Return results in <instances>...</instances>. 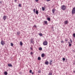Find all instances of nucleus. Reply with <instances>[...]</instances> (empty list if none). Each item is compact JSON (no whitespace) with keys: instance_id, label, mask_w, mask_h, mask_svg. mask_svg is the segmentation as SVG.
Wrapping results in <instances>:
<instances>
[{"instance_id":"f03ea898","label":"nucleus","mask_w":75,"mask_h":75,"mask_svg":"<svg viewBox=\"0 0 75 75\" xmlns=\"http://www.w3.org/2000/svg\"><path fill=\"white\" fill-rule=\"evenodd\" d=\"M71 12L72 14L75 13V7H74L73 8Z\"/></svg>"},{"instance_id":"bb28decb","label":"nucleus","mask_w":75,"mask_h":75,"mask_svg":"<svg viewBox=\"0 0 75 75\" xmlns=\"http://www.w3.org/2000/svg\"><path fill=\"white\" fill-rule=\"evenodd\" d=\"M33 11H34V13H35V9L34 8L33 9Z\"/></svg>"},{"instance_id":"b1692460","label":"nucleus","mask_w":75,"mask_h":75,"mask_svg":"<svg viewBox=\"0 0 75 75\" xmlns=\"http://www.w3.org/2000/svg\"><path fill=\"white\" fill-rule=\"evenodd\" d=\"M71 45H72V44H71V43H69V47H71Z\"/></svg>"},{"instance_id":"79ce46f5","label":"nucleus","mask_w":75,"mask_h":75,"mask_svg":"<svg viewBox=\"0 0 75 75\" xmlns=\"http://www.w3.org/2000/svg\"><path fill=\"white\" fill-rule=\"evenodd\" d=\"M32 75H33V74H34V72H32Z\"/></svg>"},{"instance_id":"20e7f679","label":"nucleus","mask_w":75,"mask_h":75,"mask_svg":"<svg viewBox=\"0 0 75 75\" xmlns=\"http://www.w3.org/2000/svg\"><path fill=\"white\" fill-rule=\"evenodd\" d=\"M30 42L34 44V43H33V42H34V38L31 39Z\"/></svg>"},{"instance_id":"4468645a","label":"nucleus","mask_w":75,"mask_h":75,"mask_svg":"<svg viewBox=\"0 0 75 75\" xmlns=\"http://www.w3.org/2000/svg\"><path fill=\"white\" fill-rule=\"evenodd\" d=\"M4 75H7V74H8V73H7V71H5L4 72Z\"/></svg>"},{"instance_id":"f8f14e48","label":"nucleus","mask_w":75,"mask_h":75,"mask_svg":"<svg viewBox=\"0 0 75 75\" xmlns=\"http://www.w3.org/2000/svg\"><path fill=\"white\" fill-rule=\"evenodd\" d=\"M44 22L45 24H47V25L48 24L47 21H44Z\"/></svg>"},{"instance_id":"5701e85b","label":"nucleus","mask_w":75,"mask_h":75,"mask_svg":"<svg viewBox=\"0 0 75 75\" xmlns=\"http://www.w3.org/2000/svg\"><path fill=\"white\" fill-rule=\"evenodd\" d=\"M29 72L30 74H31L32 73V70H30L29 71Z\"/></svg>"},{"instance_id":"412c9836","label":"nucleus","mask_w":75,"mask_h":75,"mask_svg":"<svg viewBox=\"0 0 75 75\" xmlns=\"http://www.w3.org/2000/svg\"><path fill=\"white\" fill-rule=\"evenodd\" d=\"M48 75H52V73H49Z\"/></svg>"},{"instance_id":"7ed1b4c3","label":"nucleus","mask_w":75,"mask_h":75,"mask_svg":"<svg viewBox=\"0 0 75 75\" xmlns=\"http://www.w3.org/2000/svg\"><path fill=\"white\" fill-rule=\"evenodd\" d=\"M7 16L6 15H4L3 16V19L4 21H5L6 20V18H7Z\"/></svg>"},{"instance_id":"72a5a7b5","label":"nucleus","mask_w":75,"mask_h":75,"mask_svg":"<svg viewBox=\"0 0 75 75\" xmlns=\"http://www.w3.org/2000/svg\"><path fill=\"white\" fill-rule=\"evenodd\" d=\"M20 32H18L17 33V34H18V35H19V34H20Z\"/></svg>"},{"instance_id":"cd10ccee","label":"nucleus","mask_w":75,"mask_h":75,"mask_svg":"<svg viewBox=\"0 0 75 75\" xmlns=\"http://www.w3.org/2000/svg\"><path fill=\"white\" fill-rule=\"evenodd\" d=\"M61 43H63V44H64V41L62 40L61 41Z\"/></svg>"},{"instance_id":"9d476101","label":"nucleus","mask_w":75,"mask_h":75,"mask_svg":"<svg viewBox=\"0 0 75 75\" xmlns=\"http://www.w3.org/2000/svg\"><path fill=\"white\" fill-rule=\"evenodd\" d=\"M52 60H50V65H52Z\"/></svg>"},{"instance_id":"0eeeda50","label":"nucleus","mask_w":75,"mask_h":75,"mask_svg":"<svg viewBox=\"0 0 75 75\" xmlns=\"http://www.w3.org/2000/svg\"><path fill=\"white\" fill-rule=\"evenodd\" d=\"M8 67H13V65H12L10 63L8 64Z\"/></svg>"},{"instance_id":"39448f33","label":"nucleus","mask_w":75,"mask_h":75,"mask_svg":"<svg viewBox=\"0 0 75 75\" xmlns=\"http://www.w3.org/2000/svg\"><path fill=\"white\" fill-rule=\"evenodd\" d=\"M47 41H44L43 42V44L44 45H47Z\"/></svg>"},{"instance_id":"37998d69","label":"nucleus","mask_w":75,"mask_h":75,"mask_svg":"<svg viewBox=\"0 0 75 75\" xmlns=\"http://www.w3.org/2000/svg\"><path fill=\"white\" fill-rule=\"evenodd\" d=\"M73 72H74V73H75V71H73Z\"/></svg>"},{"instance_id":"49530a36","label":"nucleus","mask_w":75,"mask_h":75,"mask_svg":"<svg viewBox=\"0 0 75 75\" xmlns=\"http://www.w3.org/2000/svg\"><path fill=\"white\" fill-rule=\"evenodd\" d=\"M13 40H14V38L13 39Z\"/></svg>"},{"instance_id":"c03bdc74","label":"nucleus","mask_w":75,"mask_h":75,"mask_svg":"<svg viewBox=\"0 0 75 75\" xmlns=\"http://www.w3.org/2000/svg\"><path fill=\"white\" fill-rule=\"evenodd\" d=\"M68 44H70V42L69 41L68 42Z\"/></svg>"},{"instance_id":"f257e3e1","label":"nucleus","mask_w":75,"mask_h":75,"mask_svg":"<svg viewBox=\"0 0 75 75\" xmlns=\"http://www.w3.org/2000/svg\"><path fill=\"white\" fill-rule=\"evenodd\" d=\"M66 6L65 5H62L61 6V9L63 10V11H65L66 10Z\"/></svg>"},{"instance_id":"6e6552de","label":"nucleus","mask_w":75,"mask_h":75,"mask_svg":"<svg viewBox=\"0 0 75 75\" xmlns=\"http://www.w3.org/2000/svg\"><path fill=\"white\" fill-rule=\"evenodd\" d=\"M45 64L46 65H48L49 64V62H48V61H47L45 62Z\"/></svg>"},{"instance_id":"9b49d317","label":"nucleus","mask_w":75,"mask_h":75,"mask_svg":"<svg viewBox=\"0 0 75 75\" xmlns=\"http://www.w3.org/2000/svg\"><path fill=\"white\" fill-rule=\"evenodd\" d=\"M41 57H45V54H44V53H42L41 54Z\"/></svg>"},{"instance_id":"dca6fc26","label":"nucleus","mask_w":75,"mask_h":75,"mask_svg":"<svg viewBox=\"0 0 75 75\" xmlns=\"http://www.w3.org/2000/svg\"><path fill=\"white\" fill-rule=\"evenodd\" d=\"M47 20L48 21H51V18H47Z\"/></svg>"},{"instance_id":"c756f323","label":"nucleus","mask_w":75,"mask_h":75,"mask_svg":"<svg viewBox=\"0 0 75 75\" xmlns=\"http://www.w3.org/2000/svg\"><path fill=\"white\" fill-rule=\"evenodd\" d=\"M14 2L15 3H17V0H14Z\"/></svg>"},{"instance_id":"c9c22d12","label":"nucleus","mask_w":75,"mask_h":75,"mask_svg":"<svg viewBox=\"0 0 75 75\" xmlns=\"http://www.w3.org/2000/svg\"><path fill=\"white\" fill-rule=\"evenodd\" d=\"M47 1H51V0H46Z\"/></svg>"},{"instance_id":"aec40b11","label":"nucleus","mask_w":75,"mask_h":75,"mask_svg":"<svg viewBox=\"0 0 75 75\" xmlns=\"http://www.w3.org/2000/svg\"><path fill=\"white\" fill-rule=\"evenodd\" d=\"M42 8L43 11H44V10H45V8L43 7H42Z\"/></svg>"},{"instance_id":"1a4fd4ad","label":"nucleus","mask_w":75,"mask_h":75,"mask_svg":"<svg viewBox=\"0 0 75 75\" xmlns=\"http://www.w3.org/2000/svg\"><path fill=\"white\" fill-rule=\"evenodd\" d=\"M55 9H53L52 10V12L53 14H54V13H55Z\"/></svg>"},{"instance_id":"423d86ee","label":"nucleus","mask_w":75,"mask_h":75,"mask_svg":"<svg viewBox=\"0 0 75 75\" xmlns=\"http://www.w3.org/2000/svg\"><path fill=\"white\" fill-rule=\"evenodd\" d=\"M1 44L2 45H4V42L3 41L1 40Z\"/></svg>"},{"instance_id":"ddd939ff","label":"nucleus","mask_w":75,"mask_h":75,"mask_svg":"<svg viewBox=\"0 0 75 75\" xmlns=\"http://www.w3.org/2000/svg\"><path fill=\"white\" fill-rule=\"evenodd\" d=\"M68 23V21H64V23L66 24H67V23Z\"/></svg>"},{"instance_id":"7c9ffc66","label":"nucleus","mask_w":75,"mask_h":75,"mask_svg":"<svg viewBox=\"0 0 75 75\" xmlns=\"http://www.w3.org/2000/svg\"><path fill=\"white\" fill-rule=\"evenodd\" d=\"M39 35H40V36H42V33H40Z\"/></svg>"},{"instance_id":"4c0bfd02","label":"nucleus","mask_w":75,"mask_h":75,"mask_svg":"<svg viewBox=\"0 0 75 75\" xmlns=\"http://www.w3.org/2000/svg\"><path fill=\"white\" fill-rule=\"evenodd\" d=\"M35 1L36 2H38V0H35Z\"/></svg>"},{"instance_id":"a19ab883","label":"nucleus","mask_w":75,"mask_h":75,"mask_svg":"<svg viewBox=\"0 0 75 75\" xmlns=\"http://www.w3.org/2000/svg\"><path fill=\"white\" fill-rule=\"evenodd\" d=\"M0 3L1 4H2V2L1 1H0Z\"/></svg>"},{"instance_id":"ea45409f","label":"nucleus","mask_w":75,"mask_h":75,"mask_svg":"<svg viewBox=\"0 0 75 75\" xmlns=\"http://www.w3.org/2000/svg\"><path fill=\"white\" fill-rule=\"evenodd\" d=\"M30 50H33V49H32V47H30Z\"/></svg>"},{"instance_id":"f704fd0d","label":"nucleus","mask_w":75,"mask_h":75,"mask_svg":"<svg viewBox=\"0 0 75 75\" xmlns=\"http://www.w3.org/2000/svg\"><path fill=\"white\" fill-rule=\"evenodd\" d=\"M65 41H66V42H68V40L67 39H65Z\"/></svg>"},{"instance_id":"2f4dec72","label":"nucleus","mask_w":75,"mask_h":75,"mask_svg":"<svg viewBox=\"0 0 75 75\" xmlns=\"http://www.w3.org/2000/svg\"><path fill=\"white\" fill-rule=\"evenodd\" d=\"M70 42L71 43V42H72V40L71 39H70Z\"/></svg>"},{"instance_id":"c85d7f7f","label":"nucleus","mask_w":75,"mask_h":75,"mask_svg":"<svg viewBox=\"0 0 75 75\" xmlns=\"http://www.w3.org/2000/svg\"><path fill=\"white\" fill-rule=\"evenodd\" d=\"M33 52H30V54L31 55H33Z\"/></svg>"},{"instance_id":"a878e982","label":"nucleus","mask_w":75,"mask_h":75,"mask_svg":"<svg viewBox=\"0 0 75 75\" xmlns=\"http://www.w3.org/2000/svg\"><path fill=\"white\" fill-rule=\"evenodd\" d=\"M73 35L74 37H75V33H73Z\"/></svg>"},{"instance_id":"a18cd8bd","label":"nucleus","mask_w":75,"mask_h":75,"mask_svg":"<svg viewBox=\"0 0 75 75\" xmlns=\"http://www.w3.org/2000/svg\"><path fill=\"white\" fill-rule=\"evenodd\" d=\"M19 74H21V73H19Z\"/></svg>"},{"instance_id":"f3484780","label":"nucleus","mask_w":75,"mask_h":75,"mask_svg":"<svg viewBox=\"0 0 75 75\" xmlns=\"http://www.w3.org/2000/svg\"><path fill=\"white\" fill-rule=\"evenodd\" d=\"M20 44V45H21V46L23 45V43L21 41Z\"/></svg>"},{"instance_id":"473e14b6","label":"nucleus","mask_w":75,"mask_h":75,"mask_svg":"<svg viewBox=\"0 0 75 75\" xmlns=\"http://www.w3.org/2000/svg\"><path fill=\"white\" fill-rule=\"evenodd\" d=\"M11 46H13V44L12 43H11Z\"/></svg>"},{"instance_id":"2eb2a0df","label":"nucleus","mask_w":75,"mask_h":75,"mask_svg":"<svg viewBox=\"0 0 75 75\" xmlns=\"http://www.w3.org/2000/svg\"><path fill=\"white\" fill-rule=\"evenodd\" d=\"M39 50H40V51H42V47H40L39 48Z\"/></svg>"},{"instance_id":"58836bf2","label":"nucleus","mask_w":75,"mask_h":75,"mask_svg":"<svg viewBox=\"0 0 75 75\" xmlns=\"http://www.w3.org/2000/svg\"><path fill=\"white\" fill-rule=\"evenodd\" d=\"M34 27H36L37 28V26L35 25H34V26H33Z\"/></svg>"},{"instance_id":"4be33fe9","label":"nucleus","mask_w":75,"mask_h":75,"mask_svg":"<svg viewBox=\"0 0 75 75\" xmlns=\"http://www.w3.org/2000/svg\"><path fill=\"white\" fill-rule=\"evenodd\" d=\"M62 60L63 61H65V58H62Z\"/></svg>"},{"instance_id":"6ab92c4d","label":"nucleus","mask_w":75,"mask_h":75,"mask_svg":"<svg viewBox=\"0 0 75 75\" xmlns=\"http://www.w3.org/2000/svg\"><path fill=\"white\" fill-rule=\"evenodd\" d=\"M36 14H38V11L37 10L36 11Z\"/></svg>"},{"instance_id":"a211bd4d","label":"nucleus","mask_w":75,"mask_h":75,"mask_svg":"<svg viewBox=\"0 0 75 75\" xmlns=\"http://www.w3.org/2000/svg\"><path fill=\"white\" fill-rule=\"evenodd\" d=\"M38 60H41V57H38Z\"/></svg>"},{"instance_id":"393cba45","label":"nucleus","mask_w":75,"mask_h":75,"mask_svg":"<svg viewBox=\"0 0 75 75\" xmlns=\"http://www.w3.org/2000/svg\"><path fill=\"white\" fill-rule=\"evenodd\" d=\"M18 6L19 7H21V4H19V5H18Z\"/></svg>"},{"instance_id":"e433bc0d","label":"nucleus","mask_w":75,"mask_h":75,"mask_svg":"<svg viewBox=\"0 0 75 75\" xmlns=\"http://www.w3.org/2000/svg\"><path fill=\"white\" fill-rule=\"evenodd\" d=\"M38 73H41V71L40 70V71H38Z\"/></svg>"}]
</instances>
